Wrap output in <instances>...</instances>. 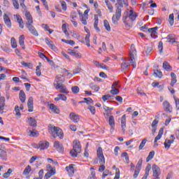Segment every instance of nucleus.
<instances>
[{
	"instance_id": "52",
	"label": "nucleus",
	"mask_w": 179,
	"mask_h": 179,
	"mask_svg": "<svg viewBox=\"0 0 179 179\" xmlns=\"http://www.w3.org/2000/svg\"><path fill=\"white\" fill-rule=\"evenodd\" d=\"M88 110H90V113H92V114L93 115H94V114H96V108L92 105H90L88 106Z\"/></svg>"
},
{
	"instance_id": "1",
	"label": "nucleus",
	"mask_w": 179,
	"mask_h": 179,
	"mask_svg": "<svg viewBox=\"0 0 179 179\" xmlns=\"http://www.w3.org/2000/svg\"><path fill=\"white\" fill-rule=\"evenodd\" d=\"M136 57V50H135V45H131V52H130V59H127V60H124L121 64V69L122 71H127V69H129V66L131 64L133 68H136V62L135 61V57Z\"/></svg>"
},
{
	"instance_id": "2",
	"label": "nucleus",
	"mask_w": 179,
	"mask_h": 179,
	"mask_svg": "<svg viewBox=\"0 0 179 179\" xmlns=\"http://www.w3.org/2000/svg\"><path fill=\"white\" fill-rule=\"evenodd\" d=\"M137 16L136 13L134 12L132 10H130L129 12L124 13L122 20L126 26H131L133 22L136 20Z\"/></svg>"
},
{
	"instance_id": "50",
	"label": "nucleus",
	"mask_w": 179,
	"mask_h": 179,
	"mask_svg": "<svg viewBox=\"0 0 179 179\" xmlns=\"http://www.w3.org/2000/svg\"><path fill=\"white\" fill-rule=\"evenodd\" d=\"M11 47L12 48H16L17 47V43H16V39L15 38H11Z\"/></svg>"
},
{
	"instance_id": "11",
	"label": "nucleus",
	"mask_w": 179,
	"mask_h": 179,
	"mask_svg": "<svg viewBox=\"0 0 179 179\" xmlns=\"http://www.w3.org/2000/svg\"><path fill=\"white\" fill-rule=\"evenodd\" d=\"M25 17L27 19L26 26H29L33 24V17L29 12L25 13Z\"/></svg>"
},
{
	"instance_id": "33",
	"label": "nucleus",
	"mask_w": 179,
	"mask_h": 179,
	"mask_svg": "<svg viewBox=\"0 0 179 179\" xmlns=\"http://www.w3.org/2000/svg\"><path fill=\"white\" fill-rule=\"evenodd\" d=\"M105 3L106 4L108 9L109 10V12L113 13V10H114V7H113V5H111V3H110V1L105 0Z\"/></svg>"
},
{
	"instance_id": "12",
	"label": "nucleus",
	"mask_w": 179,
	"mask_h": 179,
	"mask_svg": "<svg viewBox=\"0 0 179 179\" xmlns=\"http://www.w3.org/2000/svg\"><path fill=\"white\" fill-rule=\"evenodd\" d=\"M73 167H75V164H73L66 167V170L70 177H72L75 174V169Z\"/></svg>"
},
{
	"instance_id": "46",
	"label": "nucleus",
	"mask_w": 179,
	"mask_h": 179,
	"mask_svg": "<svg viewBox=\"0 0 179 179\" xmlns=\"http://www.w3.org/2000/svg\"><path fill=\"white\" fill-rule=\"evenodd\" d=\"M169 22L171 26H173V24H174V14L169 15Z\"/></svg>"
},
{
	"instance_id": "64",
	"label": "nucleus",
	"mask_w": 179,
	"mask_h": 179,
	"mask_svg": "<svg viewBox=\"0 0 179 179\" xmlns=\"http://www.w3.org/2000/svg\"><path fill=\"white\" fill-rule=\"evenodd\" d=\"M114 179H120V169H116V173Z\"/></svg>"
},
{
	"instance_id": "44",
	"label": "nucleus",
	"mask_w": 179,
	"mask_h": 179,
	"mask_svg": "<svg viewBox=\"0 0 179 179\" xmlns=\"http://www.w3.org/2000/svg\"><path fill=\"white\" fill-rule=\"evenodd\" d=\"M143 163V160L142 159V158H141L138 160V163H137V164L136 166V169H137L138 170H142V164Z\"/></svg>"
},
{
	"instance_id": "43",
	"label": "nucleus",
	"mask_w": 179,
	"mask_h": 179,
	"mask_svg": "<svg viewBox=\"0 0 179 179\" xmlns=\"http://www.w3.org/2000/svg\"><path fill=\"white\" fill-rule=\"evenodd\" d=\"M62 29L66 37H69V32H68V30H66V24H63L62 26Z\"/></svg>"
},
{
	"instance_id": "61",
	"label": "nucleus",
	"mask_w": 179,
	"mask_h": 179,
	"mask_svg": "<svg viewBox=\"0 0 179 179\" xmlns=\"http://www.w3.org/2000/svg\"><path fill=\"white\" fill-rule=\"evenodd\" d=\"M13 5L15 9H19V3L17 2V0H13Z\"/></svg>"
},
{
	"instance_id": "45",
	"label": "nucleus",
	"mask_w": 179,
	"mask_h": 179,
	"mask_svg": "<svg viewBox=\"0 0 179 179\" xmlns=\"http://www.w3.org/2000/svg\"><path fill=\"white\" fill-rule=\"evenodd\" d=\"M146 142H148V140H146V138L143 139V141H141L138 147L139 150H142V149L145 148V145H146Z\"/></svg>"
},
{
	"instance_id": "58",
	"label": "nucleus",
	"mask_w": 179,
	"mask_h": 179,
	"mask_svg": "<svg viewBox=\"0 0 179 179\" xmlns=\"http://www.w3.org/2000/svg\"><path fill=\"white\" fill-rule=\"evenodd\" d=\"M112 97L113 96L110 94L103 95L102 96V100H103V101H107V100H109V99H111Z\"/></svg>"
},
{
	"instance_id": "24",
	"label": "nucleus",
	"mask_w": 179,
	"mask_h": 179,
	"mask_svg": "<svg viewBox=\"0 0 179 179\" xmlns=\"http://www.w3.org/2000/svg\"><path fill=\"white\" fill-rule=\"evenodd\" d=\"M28 124L30 125V127H37V121L33 117L28 118Z\"/></svg>"
},
{
	"instance_id": "10",
	"label": "nucleus",
	"mask_w": 179,
	"mask_h": 179,
	"mask_svg": "<svg viewBox=\"0 0 179 179\" xmlns=\"http://www.w3.org/2000/svg\"><path fill=\"white\" fill-rule=\"evenodd\" d=\"M53 147L59 153H64V145L59 143V141H55Z\"/></svg>"
},
{
	"instance_id": "28",
	"label": "nucleus",
	"mask_w": 179,
	"mask_h": 179,
	"mask_svg": "<svg viewBox=\"0 0 179 179\" xmlns=\"http://www.w3.org/2000/svg\"><path fill=\"white\" fill-rule=\"evenodd\" d=\"M171 86H174L176 83H177V76L174 73H171Z\"/></svg>"
},
{
	"instance_id": "38",
	"label": "nucleus",
	"mask_w": 179,
	"mask_h": 179,
	"mask_svg": "<svg viewBox=\"0 0 179 179\" xmlns=\"http://www.w3.org/2000/svg\"><path fill=\"white\" fill-rule=\"evenodd\" d=\"M12 171H13L12 169H8V171L3 174V178H9L10 174H12Z\"/></svg>"
},
{
	"instance_id": "23",
	"label": "nucleus",
	"mask_w": 179,
	"mask_h": 179,
	"mask_svg": "<svg viewBox=\"0 0 179 179\" xmlns=\"http://www.w3.org/2000/svg\"><path fill=\"white\" fill-rule=\"evenodd\" d=\"M49 108L52 113H55V114H59L60 113L59 108H58L57 106H55L54 103H50L49 105Z\"/></svg>"
},
{
	"instance_id": "17",
	"label": "nucleus",
	"mask_w": 179,
	"mask_h": 179,
	"mask_svg": "<svg viewBox=\"0 0 179 179\" xmlns=\"http://www.w3.org/2000/svg\"><path fill=\"white\" fill-rule=\"evenodd\" d=\"M69 118L73 121V122H78L79 120H80L79 115L73 112L70 113Z\"/></svg>"
},
{
	"instance_id": "32",
	"label": "nucleus",
	"mask_w": 179,
	"mask_h": 179,
	"mask_svg": "<svg viewBox=\"0 0 179 179\" xmlns=\"http://www.w3.org/2000/svg\"><path fill=\"white\" fill-rule=\"evenodd\" d=\"M19 44L23 49H24V35H21L19 37Z\"/></svg>"
},
{
	"instance_id": "19",
	"label": "nucleus",
	"mask_w": 179,
	"mask_h": 179,
	"mask_svg": "<svg viewBox=\"0 0 179 179\" xmlns=\"http://www.w3.org/2000/svg\"><path fill=\"white\" fill-rule=\"evenodd\" d=\"M27 107L29 113H33V96H30L28 99Z\"/></svg>"
},
{
	"instance_id": "57",
	"label": "nucleus",
	"mask_w": 179,
	"mask_h": 179,
	"mask_svg": "<svg viewBox=\"0 0 179 179\" xmlns=\"http://www.w3.org/2000/svg\"><path fill=\"white\" fill-rule=\"evenodd\" d=\"M40 157L38 156H33L31 157V159H29V163L30 164H32V163H34V162H36V160H37V159H39Z\"/></svg>"
},
{
	"instance_id": "49",
	"label": "nucleus",
	"mask_w": 179,
	"mask_h": 179,
	"mask_svg": "<svg viewBox=\"0 0 179 179\" xmlns=\"http://www.w3.org/2000/svg\"><path fill=\"white\" fill-rule=\"evenodd\" d=\"M163 106L166 110V111H170V103L169 101H166L163 103Z\"/></svg>"
},
{
	"instance_id": "47",
	"label": "nucleus",
	"mask_w": 179,
	"mask_h": 179,
	"mask_svg": "<svg viewBox=\"0 0 179 179\" xmlns=\"http://www.w3.org/2000/svg\"><path fill=\"white\" fill-rule=\"evenodd\" d=\"M62 75H63L64 78H65V76H69V75H71V76H72V74H71V73H69V71L66 70V69H63L62 71Z\"/></svg>"
},
{
	"instance_id": "62",
	"label": "nucleus",
	"mask_w": 179,
	"mask_h": 179,
	"mask_svg": "<svg viewBox=\"0 0 179 179\" xmlns=\"http://www.w3.org/2000/svg\"><path fill=\"white\" fill-rule=\"evenodd\" d=\"M151 169H152V166L150 165V164H148L145 168V174L149 175V171H150Z\"/></svg>"
},
{
	"instance_id": "4",
	"label": "nucleus",
	"mask_w": 179,
	"mask_h": 179,
	"mask_svg": "<svg viewBox=\"0 0 179 179\" xmlns=\"http://www.w3.org/2000/svg\"><path fill=\"white\" fill-rule=\"evenodd\" d=\"M82 152V145L80 141L74 140L73 142V149L70 151V155L72 157H78V154Z\"/></svg>"
},
{
	"instance_id": "8",
	"label": "nucleus",
	"mask_w": 179,
	"mask_h": 179,
	"mask_svg": "<svg viewBox=\"0 0 179 179\" xmlns=\"http://www.w3.org/2000/svg\"><path fill=\"white\" fill-rule=\"evenodd\" d=\"M97 157L99 159L100 164H105L106 159L104 158V155L103 154V148L99 147L96 151Z\"/></svg>"
},
{
	"instance_id": "37",
	"label": "nucleus",
	"mask_w": 179,
	"mask_h": 179,
	"mask_svg": "<svg viewBox=\"0 0 179 179\" xmlns=\"http://www.w3.org/2000/svg\"><path fill=\"white\" fill-rule=\"evenodd\" d=\"M153 157H155V151H151L148 156L146 158V162L147 163L150 162V160H152V159H153Z\"/></svg>"
},
{
	"instance_id": "14",
	"label": "nucleus",
	"mask_w": 179,
	"mask_h": 179,
	"mask_svg": "<svg viewBox=\"0 0 179 179\" xmlns=\"http://www.w3.org/2000/svg\"><path fill=\"white\" fill-rule=\"evenodd\" d=\"M164 132V129L161 128L159 131L158 135L155 137V144L154 146L156 147L157 146V141H160V139H162V136H163V133Z\"/></svg>"
},
{
	"instance_id": "53",
	"label": "nucleus",
	"mask_w": 179,
	"mask_h": 179,
	"mask_svg": "<svg viewBox=\"0 0 179 179\" xmlns=\"http://www.w3.org/2000/svg\"><path fill=\"white\" fill-rule=\"evenodd\" d=\"M111 94H118L120 93V90L118 88L112 87V90H110Z\"/></svg>"
},
{
	"instance_id": "6",
	"label": "nucleus",
	"mask_w": 179,
	"mask_h": 179,
	"mask_svg": "<svg viewBox=\"0 0 179 179\" xmlns=\"http://www.w3.org/2000/svg\"><path fill=\"white\" fill-rule=\"evenodd\" d=\"M59 81H54L53 85L55 86V88L56 90H59L60 93H64L65 94H68L69 92L66 89V86H65L64 84H60L59 83Z\"/></svg>"
},
{
	"instance_id": "20",
	"label": "nucleus",
	"mask_w": 179,
	"mask_h": 179,
	"mask_svg": "<svg viewBox=\"0 0 179 179\" xmlns=\"http://www.w3.org/2000/svg\"><path fill=\"white\" fill-rule=\"evenodd\" d=\"M157 27H153V28H150L148 29V33H151V37L152 38H156V37H157V32L156 31V30H157Z\"/></svg>"
},
{
	"instance_id": "21",
	"label": "nucleus",
	"mask_w": 179,
	"mask_h": 179,
	"mask_svg": "<svg viewBox=\"0 0 179 179\" xmlns=\"http://www.w3.org/2000/svg\"><path fill=\"white\" fill-rule=\"evenodd\" d=\"M108 123L110 128V131H114V127H115V120H114V116L110 115L109 117Z\"/></svg>"
},
{
	"instance_id": "9",
	"label": "nucleus",
	"mask_w": 179,
	"mask_h": 179,
	"mask_svg": "<svg viewBox=\"0 0 179 179\" xmlns=\"http://www.w3.org/2000/svg\"><path fill=\"white\" fill-rule=\"evenodd\" d=\"M152 169L153 172V176L155 177V178L159 179V176L162 174V173L160 172V168H159L157 165L154 164L152 165Z\"/></svg>"
},
{
	"instance_id": "29",
	"label": "nucleus",
	"mask_w": 179,
	"mask_h": 179,
	"mask_svg": "<svg viewBox=\"0 0 179 179\" xmlns=\"http://www.w3.org/2000/svg\"><path fill=\"white\" fill-rule=\"evenodd\" d=\"M174 141L173 140H169V139H166L165 142L164 143V146H165V149H170V146H171V143H173Z\"/></svg>"
},
{
	"instance_id": "18",
	"label": "nucleus",
	"mask_w": 179,
	"mask_h": 179,
	"mask_svg": "<svg viewBox=\"0 0 179 179\" xmlns=\"http://www.w3.org/2000/svg\"><path fill=\"white\" fill-rule=\"evenodd\" d=\"M45 43L47 45H48L50 48H51V50H53L54 51L57 50V47L55 46V45H54V42H52V41H51L50 38H45Z\"/></svg>"
},
{
	"instance_id": "13",
	"label": "nucleus",
	"mask_w": 179,
	"mask_h": 179,
	"mask_svg": "<svg viewBox=\"0 0 179 179\" xmlns=\"http://www.w3.org/2000/svg\"><path fill=\"white\" fill-rule=\"evenodd\" d=\"M166 40H169V43H171V44H174V43H176V44H178V42L176 41L177 37L175 34H171L167 36V37L165 38Z\"/></svg>"
},
{
	"instance_id": "34",
	"label": "nucleus",
	"mask_w": 179,
	"mask_h": 179,
	"mask_svg": "<svg viewBox=\"0 0 179 179\" xmlns=\"http://www.w3.org/2000/svg\"><path fill=\"white\" fill-rule=\"evenodd\" d=\"M153 76L161 78L163 76V73L159 70H154Z\"/></svg>"
},
{
	"instance_id": "40",
	"label": "nucleus",
	"mask_w": 179,
	"mask_h": 179,
	"mask_svg": "<svg viewBox=\"0 0 179 179\" xmlns=\"http://www.w3.org/2000/svg\"><path fill=\"white\" fill-rule=\"evenodd\" d=\"M90 87L92 90H94L95 92H99V90H100V87H99V86H97V85H95L94 83H90Z\"/></svg>"
},
{
	"instance_id": "3",
	"label": "nucleus",
	"mask_w": 179,
	"mask_h": 179,
	"mask_svg": "<svg viewBox=\"0 0 179 179\" xmlns=\"http://www.w3.org/2000/svg\"><path fill=\"white\" fill-rule=\"evenodd\" d=\"M115 13L113 15L112 17V22L113 24H118V20L121 19V12L122 9L121 8H124V3L119 1L117 3L115 4Z\"/></svg>"
},
{
	"instance_id": "35",
	"label": "nucleus",
	"mask_w": 179,
	"mask_h": 179,
	"mask_svg": "<svg viewBox=\"0 0 179 179\" xmlns=\"http://www.w3.org/2000/svg\"><path fill=\"white\" fill-rule=\"evenodd\" d=\"M103 26H104L106 30H107V31H111V27H110V23L108 22V21L107 20H105L103 21Z\"/></svg>"
},
{
	"instance_id": "56",
	"label": "nucleus",
	"mask_w": 179,
	"mask_h": 179,
	"mask_svg": "<svg viewBox=\"0 0 179 179\" xmlns=\"http://www.w3.org/2000/svg\"><path fill=\"white\" fill-rule=\"evenodd\" d=\"M139 173H141V169H136L134 171V174L133 175V178H138V176H139Z\"/></svg>"
},
{
	"instance_id": "60",
	"label": "nucleus",
	"mask_w": 179,
	"mask_h": 179,
	"mask_svg": "<svg viewBox=\"0 0 179 179\" xmlns=\"http://www.w3.org/2000/svg\"><path fill=\"white\" fill-rule=\"evenodd\" d=\"M0 106L1 107H5V97L1 96L0 97Z\"/></svg>"
},
{
	"instance_id": "27",
	"label": "nucleus",
	"mask_w": 179,
	"mask_h": 179,
	"mask_svg": "<svg viewBox=\"0 0 179 179\" xmlns=\"http://www.w3.org/2000/svg\"><path fill=\"white\" fill-rule=\"evenodd\" d=\"M0 157L1 160H6V159H8V152L2 149H0Z\"/></svg>"
},
{
	"instance_id": "55",
	"label": "nucleus",
	"mask_w": 179,
	"mask_h": 179,
	"mask_svg": "<svg viewBox=\"0 0 179 179\" xmlns=\"http://www.w3.org/2000/svg\"><path fill=\"white\" fill-rule=\"evenodd\" d=\"M71 90L74 94H78V93H79V87L78 86L72 87Z\"/></svg>"
},
{
	"instance_id": "31",
	"label": "nucleus",
	"mask_w": 179,
	"mask_h": 179,
	"mask_svg": "<svg viewBox=\"0 0 179 179\" xmlns=\"http://www.w3.org/2000/svg\"><path fill=\"white\" fill-rule=\"evenodd\" d=\"M87 19H89V17L85 16V15H81L80 17V20L82 22L83 24L86 26L87 24Z\"/></svg>"
},
{
	"instance_id": "7",
	"label": "nucleus",
	"mask_w": 179,
	"mask_h": 179,
	"mask_svg": "<svg viewBox=\"0 0 179 179\" xmlns=\"http://www.w3.org/2000/svg\"><path fill=\"white\" fill-rule=\"evenodd\" d=\"M50 146V143L48 141H40L38 144H34L33 147L35 149H41V150H45V149H48Z\"/></svg>"
},
{
	"instance_id": "36",
	"label": "nucleus",
	"mask_w": 179,
	"mask_h": 179,
	"mask_svg": "<svg viewBox=\"0 0 179 179\" xmlns=\"http://www.w3.org/2000/svg\"><path fill=\"white\" fill-rule=\"evenodd\" d=\"M30 171H31V166L28 165L23 171L24 176H29V174H30Z\"/></svg>"
},
{
	"instance_id": "41",
	"label": "nucleus",
	"mask_w": 179,
	"mask_h": 179,
	"mask_svg": "<svg viewBox=\"0 0 179 179\" xmlns=\"http://www.w3.org/2000/svg\"><path fill=\"white\" fill-rule=\"evenodd\" d=\"M85 43L87 47H90V33L85 36Z\"/></svg>"
},
{
	"instance_id": "48",
	"label": "nucleus",
	"mask_w": 179,
	"mask_h": 179,
	"mask_svg": "<svg viewBox=\"0 0 179 179\" xmlns=\"http://www.w3.org/2000/svg\"><path fill=\"white\" fill-rule=\"evenodd\" d=\"M41 66V63H38V66H37L36 69V73L38 76H41V70H40Z\"/></svg>"
},
{
	"instance_id": "25",
	"label": "nucleus",
	"mask_w": 179,
	"mask_h": 179,
	"mask_svg": "<svg viewBox=\"0 0 179 179\" xmlns=\"http://www.w3.org/2000/svg\"><path fill=\"white\" fill-rule=\"evenodd\" d=\"M19 99L21 103H24V101H26V94L24 93V91L20 90L19 94Z\"/></svg>"
},
{
	"instance_id": "39",
	"label": "nucleus",
	"mask_w": 179,
	"mask_h": 179,
	"mask_svg": "<svg viewBox=\"0 0 179 179\" xmlns=\"http://www.w3.org/2000/svg\"><path fill=\"white\" fill-rule=\"evenodd\" d=\"M27 132L29 136H37L38 134L37 131H31L30 129L27 130Z\"/></svg>"
},
{
	"instance_id": "22",
	"label": "nucleus",
	"mask_w": 179,
	"mask_h": 179,
	"mask_svg": "<svg viewBox=\"0 0 179 179\" xmlns=\"http://www.w3.org/2000/svg\"><path fill=\"white\" fill-rule=\"evenodd\" d=\"M3 20L7 27H12V22H10V19L9 18V16H8V15H3Z\"/></svg>"
},
{
	"instance_id": "26",
	"label": "nucleus",
	"mask_w": 179,
	"mask_h": 179,
	"mask_svg": "<svg viewBox=\"0 0 179 179\" xmlns=\"http://www.w3.org/2000/svg\"><path fill=\"white\" fill-rule=\"evenodd\" d=\"M57 80L59 81V83L61 85L65 82V78L64 77V75L59 74L56 76L55 82H57Z\"/></svg>"
},
{
	"instance_id": "42",
	"label": "nucleus",
	"mask_w": 179,
	"mask_h": 179,
	"mask_svg": "<svg viewBox=\"0 0 179 179\" xmlns=\"http://www.w3.org/2000/svg\"><path fill=\"white\" fill-rule=\"evenodd\" d=\"M84 103L88 104V106H92L93 104V99L92 98H84Z\"/></svg>"
},
{
	"instance_id": "5",
	"label": "nucleus",
	"mask_w": 179,
	"mask_h": 179,
	"mask_svg": "<svg viewBox=\"0 0 179 179\" xmlns=\"http://www.w3.org/2000/svg\"><path fill=\"white\" fill-rule=\"evenodd\" d=\"M48 132L52 134L53 138H57V136H59L60 138H64V133H62V129L59 127H52L48 129Z\"/></svg>"
},
{
	"instance_id": "59",
	"label": "nucleus",
	"mask_w": 179,
	"mask_h": 179,
	"mask_svg": "<svg viewBox=\"0 0 179 179\" xmlns=\"http://www.w3.org/2000/svg\"><path fill=\"white\" fill-rule=\"evenodd\" d=\"M15 111L16 115H18L19 117H20L22 115V114L20 113V109H19L18 106H15Z\"/></svg>"
},
{
	"instance_id": "15",
	"label": "nucleus",
	"mask_w": 179,
	"mask_h": 179,
	"mask_svg": "<svg viewBox=\"0 0 179 179\" xmlns=\"http://www.w3.org/2000/svg\"><path fill=\"white\" fill-rule=\"evenodd\" d=\"M27 28L28 29L29 31L31 32V34H33L34 36H36V37L38 36V32L37 31V29L33 26V24L31 25H26Z\"/></svg>"
},
{
	"instance_id": "30",
	"label": "nucleus",
	"mask_w": 179,
	"mask_h": 179,
	"mask_svg": "<svg viewBox=\"0 0 179 179\" xmlns=\"http://www.w3.org/2000/svg\"><path fill=\"white\" fill-rule=\"evenodd\" d=\"M16 20L17 23H19L20 29H24V25L23 24V20L22 19V17H20V15H16Z\"/></svg>"
},
{
	"instance_id": "51",
	"label": "nucleus",
	"mask_w": 179,
	"mask_h": 179,
	"mask_svg": "<svg viewBox=\"0 0 179 179\" xmlns=\"http://www.w3.org/2000/svg\"><path fill=\"white\" fill-rule=\"evenodd\" d=\"M62 41L66 43V44H69L70 45H75V41L72 40L68 41L66 39H62Z\"/></svg>"
},
{
	"instance_id": "63",
	"label": "nucleus",
	"mask_w": 179,
	"mask_h": 179,
	"mask_svg": "<svg viewBox=\"0 0 179 179\" xmlns=\"http://www.w3.org/2000/svg\"><path fill=\"white\" fill-rule=\"evenodd\" d=\"M158 48L159 50L160 53L163 52V42L159 41V45H158Z\"/></svg>"
},
{
	"instance_id": "16",
	"label": "nucleus",
	"mask_w": 179,
	"mask_h": 179,
	"mask_svg": "<svg viewBox=\"0 0 179 179\" xmlns=\"http://www.w3.org/2000/svg\"><path fill=\"white\" fill-rule=\"evenodd\" d=\"M121 127L123 134H125V128H127V116L123 115L121 119Z\"/></svg>"
},
{
	"instance_id": "54",
	"label": "nucleus",
	"mask_w": 179,
	"mask_h": 179,
	"mask_svg": "<svg viewBox=\"0 0 179 179\" xmlns=\"http://www.w3.org/2000/svg\"><path fill=\"white\" fill-rule=\"evenodd\" d=\"M163 68H164V69H166V71H169V69H170L171 68V66H170L169 62H164V63H163Z\"/></svg>"
}]
</instances>
